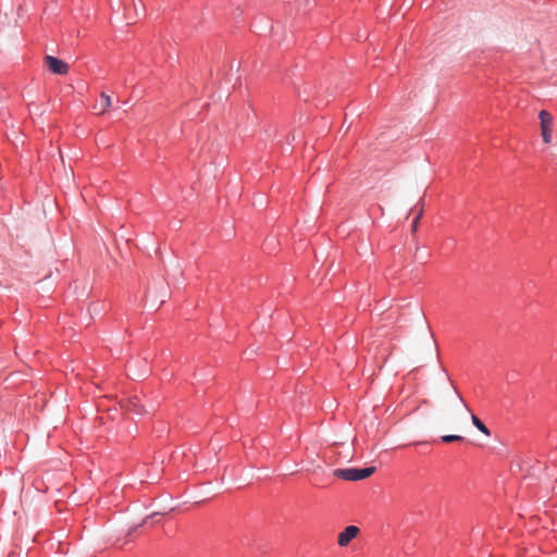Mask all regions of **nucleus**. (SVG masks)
<instances>
[{
    "instance_id": "39448f33",
    "label": "nucleus",
    "mask_w": 557,
    "mask_h": 557,
    "mask_svg": "<svg viewBox=\"0 0 557 557\" xmlns=\"http://www.w3.org/2000/svg\"><path fill=\"white\" fill-rule=\"evenodd\" d=\"M100 100V103L95 104L94 109L98 111V114H103L112 107V100L106 92H101Z\"/></svg>"
},
{
    "instance_id": "20e7f679",
    "label": "nucleus",
    "mask_w": 557,
    "mask_h": 557,
    "mask_svg": "<svg viewBox=\"0 0 557 557\" xmlns=\"http://www.w3.org/2000/svg\"><path fill=\"white\" fill-rule=\"evenodd\" d=\"M359 531V528H357L356 525L346 527L344 531L338 534V545L342 547L347 546L350 543V541L358 535Z\"/></svg>"
},
{
    "instance_id": "1a4fd4ad",
    "label": "nucleus",
    "mask_w": 557,
    "mask_h": 557,
    "mask_svg": "<svg viewBox=\"0 0 557 557\" xmlns=\"http://www.w3.org/2000/svg\"><path fill=\"white\" fill-rule=\"evenodd\" d=\"M454 393L456 394V396H457L458 400H459V401H460V404L465 407V409H466L467 411H469V412H470V409H469V407L467 406L466 401H465V400L462 399V397L458 394V392H457V389H456L455 387H454Z\"/></svg>"
},
{
    "instance_id": "7ed1b4c3",
    "label": "nucleus",
    "mask_w": 557,
    "mask_h": 557,
    "mask_svg": "<svg viewBox=\"0 0 557 557\" xmlns=\"http://www.w3.org/2000/svg\"><path fill=\"white\" fill-rule=\"evenodd\" d=\"M45 65L50 72L58 75H65L69 72V65L64 61L52 55L45 57Z\"/></svg>"
},
{
    "instance_id": "0eeeda50",
    "label": "nucleus",
    "mask_w": 557,
    "mask_h": 557,
    "mask_svg": "<svg viewBox=\"0 0 557 557\" xmlns=\"http://www.w3.org/2000/svg\"><path fill=\"white\" fill-rule=\"evenodd\" d=\"M471 420H472V423L474 424V426L481 431L482 433H484L485 435H490V430L484 425V423L474 414H471Z\"/></svg>"
},
{
    "instance_id": "423d86ee",
    "label": "nucleus",
    "mask_w": 557,
    "mask_h": 557,
    "mask_svg": "<svg viewBox=\"0 0 557 557\" xmlns=\"http://www.w3.org/2000/svg\"><path fill=\"white\" fill-rule=\"evenodd\" d=\"M127 409L129 411H133V412L137 413V414H145V413L148 412L146 407L141 404V401L137 397H134V398L128 400Z\"/></svg>"
},
{
    "instance_id": "f03ea898",
    "label": "nucleus",
    "mask_w": 557,
    "mask_h": 557,
    "mask_svg": "<svg viewBox=\"0 0 557 557\" xmlns=\"http://www.w3.org/2000/svg\"><path fill=\"white\" fill-rule=\"evenodd\" d=\"M541 121V134L544 143L549 144L552 141L553 133V116L549 112L542 110L539 114Z\"/></svg>"
},
{
    "instance_id": "f257e3e1",
    "label": "nucleus",
    "mask_w": 557,
    "mask_h": 557,
    "mask_svg": "<svg viewBox=\"0 0 557 557\" xmlns=\"http://www.w3.org/2000/svg\"><path fill=\"white\" fill-rule=\"evenodd\" d=\"M375 471L374 467H368L363 469H355V468H348V469H336L334 471V475L347 480V481H360L363 479L369 478L372 475Z\"/></svg>"
},
{
    "instance_id": "6e6552de",
    "label": "nucleus",
    "mask_w": 557,
    "mask_h": 557,
    "mask_svg": "<svg viewBox=\"0 0 557 557\" xmlns=\"http://www.w3.org/2000/svg\"><path fill=\"white\" fill-rule=\"evenodd\" d=\"M442 441L445 443L461 442L463 437L460 435H444L442 436Z\"/></svg>"
},
{
    "instance_id": "9b49d317",
    "label": "nucleus",
    "mask_w": 557,
    "mask_h": 557,
    "mask_svg": "<svg viewBox=\"0 0 557 557\" xmlns=\"http://www.w3.org/2000/svg\"><path fill=\"white\" fill-rule=\"evenodd\" d=\"M422 214H423V207H421V208L419 209L418 214H417V216H416V218L420 220V218L422 216Z\"/></svg>"
},
{
    "instance_id": "9d476101",
    "label": "nucleus",
    "mask_w": 557,
    "mask_h": 557,
    "mask_svg": "<svg viewBox=\"0 0 557 557\" xmlns=\"http://www.w3.org/2000/svg\"><path fill=\"white\" fill-rule=\"evenodd\" d=\"M418 223H419V219H414L413 222H412V225H411V230L412 232H416L417 228H418Z\"/></svg>"
}]
</instances>
